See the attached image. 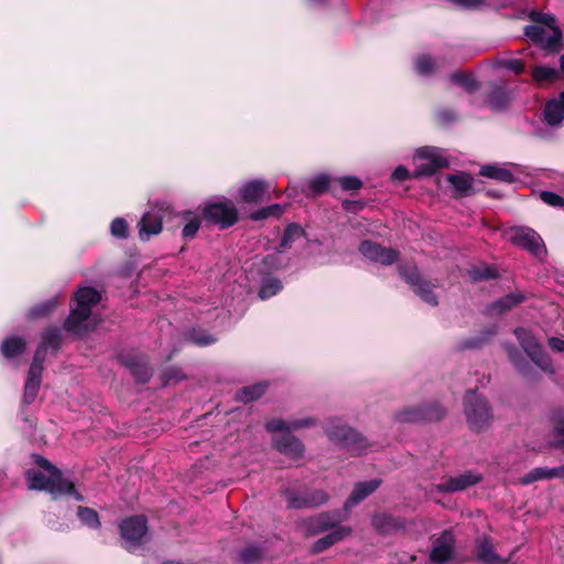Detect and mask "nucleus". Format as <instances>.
I'll use <instances>...</instances> for the list:
<instances>
[{"instance_id":"4be33fe9","label":"nucleus","mask_w":564,"mask_h":564,"mask_svg":"<svg viewBox=\"0 0 564 564\" xmlns=\"http://www.w3.org/2000/svg\"><path fill=\"white\" fill-rule=\"evenodd\" d=\"M479 480L480 477L478 475L468 471L456 477H451L448 480L435 485V490L437 492L460 491L479 482Z\"/></svg>"},{"instance_id":"0e129e2a","label":"nucleus","mask_w":564,"mask_h":564,"mask_svg":"<svg viewBox=\"0 0 564 564\" xmlns=\"http://www.w3.org/2000/svg\"><path fill=\"white\" fill-rule=\"evenodd\" d=\"M556 430L560 434L564 435V421L557 424Z\"/></svg>"},{"instance_id":"58836bf2","label":"nucleus","mask_w":564,"mask_h":564,"mask_svg":"<svg viewBox=\"0 0 564 564\" xmlns=\"http://www.w3.org/2000/svg\"><path fill=\"white\" fill-rule=\"evenodd\" d=\"M58 306V300L56 296L51 297L42 303L32 306L26 317L29 319H39L48 316Z\"/></svg>"},{"instance_id":"ddd939ff","label":"nucleus","mask_w":564,"mask_h":564,"mask_svg":"<svg viewBox=\"0 0 564 564\" xmlns=\"http://www.w3.org/2000/svg\"><path fill=\"white\" fill-rule=\"evenodd\" d=\"M347 513L348 512L345 510H336L311 517L306 520V529L311 534H318L327 530H333L336 527H341L340 523L344 521Z\"/></svg>"},{"instance_id":"69168bd1","label":"nucleus","mask_w":564,"mask_h":564,"mask_svg":"<svg viewBox=\"0 0 564 564\" xmlns=\"http://www.w3.org/2000/svg\"><path fill=\"white\" fill-rule=\"evenodd\" d=\"M295 194H296V188L289 186L288 187V195L289 196H295Z\"/></svg>"},{"instance_id":"c756f323","label":"nucleus","mask_w":564,"mask_h":564,"mask_svg":"<svg viewBox=\"0 0 564 564\" xmlns=\"http://www.w3.org/2000/svg\"><path fill=\"white\" fill-rule=\"evenodd\" d=\"M351 532V529L349 527H336L333 529L328 534L325 536L318 539L314 545L313 551L315 553H319L332 546L338 541H341L346 536H348Z\"/></svg>"},{"instance_id":"4d7b16f0","label":"nucleus","mask_w":564,"mask_h":564,"mask_svg":"<svg viewBox=\"0 0 564 564\" xmlns=\"http://www.w3.org/2000/svg\"><path fill=\"white\" fill-rule=\"evenodd\" d=\"M199 227H200V221L196 216H194L183 227L182 236L185 239H191L196 235Z\"/></svg>"},{"instance_id":"412c9836","label":"nucleus","mask_w":564,"mask_h":564,"mask_svg":"<svg viewBox=\"0 0 564 564\" xmlns=\"http://www.w3.org/2000/svg\"><path fill=\"white\" fill-rule=\"evenodd\" d=\"M381 481L379 479H371L368 481L357 482L346 500L344 505V510L349 512V510L365 500L368 496L375 492L380 486Z\"/></svg>"},{"instance_id":"f704fd0d","label":"nucleus","mask_w":564,"mask_h":564,"mask_svg":"<svg viewBox=\"0 0 564 564\" xmlns=\"http://www.w3.org/2000/svg\"><path fill=\"white\" fill-rule=\"evenodd\" d=\"M41 382L42 376L35 375L34 370L28 372V378L24 384L23 404L29 405L35 401Z\"/></svg>"},{"instance_id":"4c0bfd02","label":"nucleus","mask_w":564,"mask_h":564,"mask_svg":"<svg viewBox=\"0 0 564 564\" xmlns=\"http://www.w3.org/2000/svg\"><path fill=\"white\" fill-rule=\"evenodd\" d=\"M305 236L304 229L296 223L289 224L280 241V251L291 248L292 243Z\"/></svg>"},{"instance_id":"a211bd4d","label":"nucleus","mask_w":564,"mask_h":564,"mask_svg":"<svg viewBox=\"0 0 564 564\" xmlns=\"http://www.w3.org/2000/svg\"><path fill=\"white\" fill-rule=\"evenodd\" d=\"M270 185L261 178L250 180L243 183L238 189V197L246 204H258L262 202Z\"/></svg>"},{"instance_id":"6e6d98bb","label":"nucleus","mask_w":564,"mask_h":564,"mask_svg":"<svg viewBox=\"0 0 564 564\" xmlns=\"http://www.w3.org/2000/svg\"><path fill=\"white\" fill-rule=\"evenodd\" d=\"M497 333V327L492 326L489 329L484 332V335L481 337L471 338L467 340L464 344L465 348H478L480 347L485 341L488 340L489 337L494 336Z\"/></svg>"},{"instance_id":"9d476101","label":"nucleus","mask_w":564,"mask_h":564,"mask_svg":"<svg viewBox=\"0 0 564 564\" xmlns=\"http://www.w3.org/2000/svg\"><path fill=\"white\" fill-rule=\"evenodd\" d=\"M203 218L220 228H228L238 220V209L230 200L214 202L203 209Z\"/></svg>"},{"instance_id":"052dcab7","label":"nucleus","mask_w":564,"mask_h":564,"mask_svg":"<svg viewBox=\"0 0 564 564\" xmlns=\"http://www.w3.org/2000/svg\"><path fill=\"white\" fill-rule=\"evenodd\" d=\"M410 177H411V174H410L409 170L403 165L397 166L392 173L393 181L402 182V181L409 180Z\"/></svg>"},{"instance_id":"2f4dec72","label":"nucleus","mask_w":564,"mask_h":564,"mask_svg":"<svg viewBox=\"0 0 564 564\" xmlns=\"http://www.w3.org/2000/svg\"><path fill=\"white\" fill-rule=\"evenodd\" d=\"M446 178L456 196L464 197L473 193V177L468 174H449Z\"/></svg>"},{"instance_id":"8fccbe9b","label":"nucleus","mask_w":564,"mask_h":564,"mask_svg":"<svg viewBox=\"0 0 564 564\" xmlns=\"http://www.w3.org/2000/svg\"><path fill=\"white\" fill-rule=\"evenodd\" d=\"M110 234L117 239H126L128 237V224L121 217L115 218L110 224Z\"/></svg>"},{"instance_id":"e433bc0d","label":"nucleus","mask_w":564,"mask_h":564,"mask_svg":"<svg viewBox=\"0 0 564 564\" xmlns=\"http://www.w3.org/2000/svg\"><path fill=\"white\" fill-rule=\"evenodd\" d=\"M123 364L130 369L132 376L139 383H145L151 377V370L145 362L140 359L124 358Z\"/></svg>"},{"instance_id":"b1692460","label":"nucleus","mask_w":564,"mask_h":564,"mask_svg":"<svg viewBox=\"0 0 564 564\" xmlns=\"http://www.w3.org/2000/svg\"><path fill=\"white\" fill-rule=\"evenodd\" d=\"M544 120L551 127H560L564 120V90L558 97L549 100L545 104Z\"/></svg>"},{"instance_id":"6ab92c4d","label":"nucleus","mask_w":564,"mask_h":564,"mask_svg":"<svg viewBox=\"0 0 564 564\" xmlns=\"http://www.w3.org/2000/svg\"><path fill=\"white\" fill-rule=\"evenodd\" d=\"M274 447L283 455L291 458H300L304 454V445L301 440L291 432H281L272 438Z\"/></svg>"},{"instance_id":"a19ab883","label":"nucleus","mask_w":564,"mask_h":564,"mask_svg":"<svg viewBox=\"0 0 564 564\" xmlns=\"http://www.w3.org/2000/svg\"><path fill=\"white\" fill-rule=\"evenodd\" d=\"M282 290V282L278 278L267 276L262 280L259 289V297L268 300Z\"/></svg>"},{"instance_id":"9b49d317","label":"nucleus","mask_w":564,"mask_h":564,"mask_svg":"<svg viewBox=\"0 0 564 564\" xmlns=\"http://www.w3.org/2000/svg\"><path fill=\"white\" fill-rule=\"evenodd\" d=\"M508 237L512 243L528 250L534 257L541 258L546 254L541 236L529 227H512L508 231Z\"/></svg>"},{"instance_id":"a18cd8bd","label":"nucleus","mask_w":564,"mask_h":564,"mask_svg":"<svg viewBox=\"0 0 564 564\" xmlns=\"http://www.w3.org/2000/svg\"><path fill=\"white\" fill-rule=\"evenodd\" d=\"M61 344V332L57 328L46 329L42 336L41 346H44V349H58Z\"/></svg>"},{"instance_id":"13d9d810","label":"nucleus","mask_w":564,"mask_h":564,"mask_svg":"<svg viewBox=\"0 0 564 564\" xmlns=\"http://www.w3.org/2000/svg\"><path fill=\"white\" fill-rule=\"evenodd\" d=\"M507 351H508L509 359L514 365V367L520 372H524V368H523L524 360H523L520 351L512 345L507 347Z\"/></svg>"},{"instance_id":"ea45409f","label":"nucleus","mask_w":564,"mask_h":564,"mask_svg":"<svg viewBox=\"0 0 564 564\" xmlns=\"http://www.w3.org/2000/svg\"><path fill=\"white\" fill-rule=\"evenodd\" d=\"M285 209V205L272 204L251 213L250 218L254 221L264 220L268 218H279L284 214Z\"/></svg>"},{"instance_id":"0eeeda50","label":"nucleus","mask_w":564,"mask_h":564,"mask_svg":"<svg viewBox=\"0 0 564 564\" xmlns=\"http://www.w3.org/2000/svg\"><path fill=\"white\" fill-rule=\"evenodd\" d=\"M120 535L123 546L129 552H134L148 539L147 519L143 516H133L120 523Z\"/></svg>"},{"instance_id":"c03bdc74","label":"nucleus","mask_w":564,"mask_h":564,"mask_svg":"<svg viewBox=\"0 0 564 564\" xmlns=\"http://www.w3.org/2000/svg\"><path fill=\"white\" fill-rule=\"evenodd\" d=\"M187 338L194 345L202 347L209 346L216 341V337H214L213 335L195 328L188 332Z\"/></svg>"},{"instance_id":"aec40b11","label":"nucleus","mask_w":564,"mask_h":564,"mask_svg":"<svg viewBox=\"0 0 564 564\" xmlns=\"http://www.w3.org/2000/svg\"><path fill=\"white\" fill-rule=\"evenodd\" d=\"M138 226L141 240H149L152 236L159 235L163 227V218L160 210L147 212Z\"/></svg>"},{"instance_id":"473e14b6","label":"nucleus","mask_w":564,"mask_h":564,"mask_svg":"<svg viewBox=\"0 0 564 564\" xmlns=\"http://www.w3.org/2000/svg\"><path fill=\"white\" fill-rule=\"evenodd\" d=\"M268 389L265 381L257 382L254 384L246 386L239 389L236 393V400L249 403L261 398Z\"/></svg>"},{"instance_id":"bb28decb","label":"nucleus","mask_w":564,"mask_h":564,"mask_svg":"<svg viewBox=\"0 0 564 564\" xmlns=\"http://www.w3.org/2000/svg\"><path fill=\"white\" fill-rule=\"evenodd\" d=\"M476 557L481 564H505L500 556L495 552L490 540L486 536L477 540Z\"/></svg>"},{"instance_id":"5701e85b","label":"nucleus","mask_w":564,"mask_h":564,"mask_svg":"<svg viewBox=\"0 0 564 564\" xmlns=\"http://www.w3.org/2000/svg\"><path fill=\"white\" fill-rule=\"evenodd\" d=\"M444 64V57L435 58L427 53H422L414 58L413 67L415 73L420 76L431 77L435 75Z\"/></svg>"},{"instance_id":"e2e57ef3","label":"nucleus","mask_w":564,"mask_h":564,"mask_svg":"<svg viewBox=\"0 0 564 564\" xmlns=\"http://www.w3.org/2000/svg\"><path fill=\"white\" fill-rule=\"evenodd\" d=\"M438 116L443 121H449L453 119V115L449 111H442Z\"/></svg>"},{"instance_id":"1a4fd4ad","label":"nucleus","mask_w":564,"mask_h":564,"mask_svg":"<svg viewBox=\"0 0 564 564\" xmlns=\"http://www.w3.org/2000/svg\"><path fill=\"white\" fill-rule=\"evenodd\" d=\"M399 273L422 301L431 306H437L438 300L433 292L432 283L420 276L416 265L402 264L399 267Z\"/></svg>"},{"instance_id":"09e8293b","label":"nucleus","mask_w":564,"mask_h":564,"mask_svg":"<svg viewBox=\"0 0 564 564\" xmlns=\"http://www.w3.org/2000/svg\"><path fill=\"white\" fill-rule=\"evenodd\" d=\"M535 82H551L557 77V70L549 66H536L532 72Z\"/></svg>"},{"instance_id":"79ce46f5","label":"nucleus","mask_w":564,"mask_h":564,"mask_svg":"<svg viewBox=\"0 0 564 564\" xmlns=\"http://www.w3.org/2000/svg\"><path fill=\"white\" fill-rule=\"evenodd\" d=\"M452 83L463 87L467 93H474L478 89L479 85L473 75L456 72L449 76Z\"/></svg>"},{"instance_id":"393cba45","label":"nucleus","mask_w":564,"mask_h":564,"mask_svg":"<svg viewBox=\"0 0 564 564\" xmlns=\"http://www.w3.org/2000/svg\"><path fill=\"white\" fill-rule=\"evenodd\" d=\"M527 300L525 293L522 291H513L508 293L507 295L498 299L495 301L490 307L489 311L492 314H503L513 307H517L521 303H523Z\"/></svg>"},{"instance_id":"6e6552de","label":"nucleus","mask_w":564,"mask_h":564,"mask_svg":"<svg viewBox=\"0 0 564 564\" xmlns=\"http://www.w3.org/2000/svg\"><path fill=\"white\" fill-rule=\"evenodd\" d=\"M514 335L525 351L528 357L543 371L553 372V364L549 355L544 351L542 345L535 339L530 330L519 327L514 329Z\"/></svg>"},{"instance_id":"603ef678","label":"nucleus","mask_w":564,"mask_h":564,"mask_svg":"<svg viewBox=\"0 0 564 564\" xmlns=\"http://www.w3.org/2000/svg\"><path fill=\"white\" fill-rule=\"evenodd\" d=\"M337 182L344 191H357L362 186L361 180L352 175L340 176Z\"/></svg>"},{"instance_id":"cd10ccee","label":"nucleus","mask_w":564,"mask_h":564,"mask_svg":"<svg viewBox=\"0 0 564 564\" xmlns=\"http://www.w3.org/2000/svg\"><path fill=\"white\" fill-rule=\"evenodd\" d=\"M25 347L26 343L23 337L10 336L2 341L0 351L7 360L15 361V359L24 352Z\"/></svg>"},{"instance_id":"20e7f679","label":"nucleus","mask_w":564,"mask_h":564,"mask_svg":"<svg viewBox=\"0 0 564 564\" xmlns=\"http://www.w3.org/2000/svg\"><path fill=\"white\" fill-rule=\"evenodd\" d=\"M464 413L470 430H486L492 421V409L488 401L476 391L469 390L464 397Z\"/></svg>"},{"instance_id":"de8ad7c7","label":"nucleus","mask_w":564,"mask_h":564,"mask_svg":"<svg viewBox=\"0 0 564 564\" xmlns=\"http://www.w3.org/2000/svg\"><path fill=\"white\" fill-rule=\"evenodd\" d=\"M263 552L260 547L256 545H248L241 552L239 556V561L241 564H253L257 562Z\"/></svg>"},{"instance_id":"5fc2aeb1","label":"nucleus","mask_w":564,"mask_h":564,"mask_svg":"<svg viewBox=\"0 0 564 564\" xmlns=\"http://www.w3.org/2000/svg\"><path fill=\"white\" fill-rule=\"evenodd\" d=\"M540 198L549 206L564 207V198L556 193L543 191L540 193Z\"/></svg>"},{"instance_id":"f3484780","label":"nucleus","mask_w":564,"mask_h":564,"mask_svg":"<svg viewBox=\"0 0 564 564\" xmlns=\"http://www.w3.org/2000/svg\"><path fill=\"white\" fill-rule=\"evenodd\" d=\"M455 539L451 531L445 530L434 541L430 560L434 563H445L454 556Z\"/></svg>"},{"instance_id":"4468645a","label":"nucleus","mask_w":564,"mask_h":564,"mask_svg":"<svg viewBox=\"0 0 564 564\" xmlns=\"http://www.w3.org/2000/svg\"><path fill=\"white\" fill-rule=\"evenodd\" d=\"M360 253L372 262L383 265H390L398 260L399 252L391 248L382 247L381 245L365 240L359 245Z\"/></svg>"},{"instance_id":"864d4df0","label":"nucleus","mask_w":564,"mask_h":564,"mask_svg":"<svg viewBox=\"0 0 564 564\" xmlns=\"http://www.w3.org/2000/svg\"><path fill=\"white\" fill-rule=\"evenodd\" d=\"M499 67L506 68L514 74H521L524 69V64L516 58H502L497 62Z\"/></svg>"},{"instance_id":"c85d7f7f","label":"nucleus","mask_w":564,"mask_h":564,"mask_svg":"<svg viewBox=\"0 0 564 564\" xmlns=\"http://www.w3.org/2000/svg\"><path fill=\"white\" fill-rule=\"evenodd\" d=\"M371 524L376 531L382 534H389L402 529L403 523L399 518L387 513L373 514Z\"/></svg>"},{"instance_id":"dca6fc26","label":"nucleus","mask_w":564,"mask_h":564,"mask_svg":"<svg viewBox=\"0 0 564 564\" xmlns=\"http://www.w3.org/2000/svg\"><path fill=\"white\" fill-rule=\"evenodd\" d=\"M318 420L314 416L293 417L289 420L272 419L265 423L270 433L292 432L303 429H312L317 425Z\"/></svg>"},{"instance_id":"f257e3e1","label":"nucleus","mask_w":564,"mask_h":564,"mask_svg":"<svg viewBox=\"0 0 564 564\" xmlns=\"http://www.w3.org/2000/svg\"><path fill=\"white\" fill-rule=\"evenodd\" d=\"M35 463L42 467L43 470H28L26 478L30 489L45 490L53 499H58L64 496H73L77 501L84 499L83 496L75 490L74 484L64 478L61 470L48 460L41 456H35Z\"/></svg>"},{"instance_id":"72a5a7b5","label":"nucleus","mask_w":564,"mask_h":564,"mask_svg":"<svg viewBox=\"0 0 564 564\" xmlns=\"http://www.w3.org/2000/svg\"><path fill=\"white\" fill-rule=\"evenodd\" d=\"M510 93L500 85H492L487 97L489 107L494 110H501L509 104Z\"/></svg>"},{"instance_id":"c9c22d12","label":"nucleus","mask_w":564,"mask_h":564,"mask_svg":"<svg viewBox=\"0 0 564 564\" xmlns=\"http://www.w3.org/2000/svg\"><path fill=\"white\" fill-rule=\"evenodd\" d=\"M480 175L488 177V178L497 180L499 182L508 183V184L513 183L516 180L512 172H510L508 169H506L503 166H499V165H491V164L481 166Z\"/></svg>"},{"instance_id":"7ed1b4c3","label":"nucleus","mask_w":564,"mask_h":564,"mask_svg":"<svg viewBox=\"0 0 564 564\" xmlns=\"http://www.w3.org/2000/svg\"><path fill=\"white\" fill-rule=\"evenodd\" d=\"M325 433L329 441L354 455L362 454L368 447L367 441L356 430L347 426L339 419L328 420Z\"/></svg>"},{"instance_id":"bf43d9fd","label":"nucleus","mask_w":564,"mask_h":564,"mask_svg":"<svg viewBox=\"0 0 564 564\" xmlns=\"http://www.w3.org/2000/svg\"><path fill=\"white\" fill-rule=\"evenodd\" d=\"M449 2L465 8V9H479L486 2V0H448Z\"/></svg>"},{"instance_id":"423d86ee","label":"nucleus","mask_w":564,"mask_h":564,"mask_svg":"<svg viewBox=\"0 0 564 564\" xmlns=\"http://www.w3.org/2000/svg\"><path fill=\"white\" fill-rule=\"evenodd\" d=\"M413 164L415 166L413 176L421 177L434 174L440 169L447 166L448 162L444 150L435 147H422L415 150Z\"/></svg>"},{"instance_id":"774afa93","label":"nucleus","mask_w":564,"mask_h":564,"mask_svg":"<svg viewBox=\"0 0 564 564\" xmlns=\"http://www.w3.org/2000/svg\"><path fill=\"white\" fill-rule=\"evenodd\" d=\"M163 564H182V563H180V562H165Z\"/></svg>"},{"instance_id":"a878e982","label":"nucleus","mask_w":564,"mask_h":564,"mask_svg":"<svg viewBox=\"0 0 564 564\" xmlns=\"http://www.w3.org/2000/svg\"><path fill=\"white\" fill-rule=\"evenodd\" d=\"M330 184V176L326 173H321L311 177L305 184L301 186V192L307 197H315L325 193Z\"/></svg>"},{"instance_id":"3c124183","label":"nucleus","mask_w":564,"mask_h":564,"mask_svg":"<svg viewBox=\"0 0 564 564\" xmlns=\"http://www.w3.org/2000/svg\"><path fill=\"white\" fill-rule=\"evenodd\" d=\"M46 349H44V346L39 345V347L35 350V354L33 356L32 364L30 366L29 371H35V375L42 376L43 371V362L45 359Z\"/></svg>"},{"instance_id":"f8f14e48","label":"nucleus","mask_w":564,"mask_h":564,"mask_svg":"<svg viewBox=\"0 0 564 564\" xmlns=\"http://www.w3.org/2000/svg\"><path fill=\"white\" fill-rule=\"evenodd\" d=\"M444 414L443 406L434 402L405 408L397 414V420L402 423L438 421Z\"/></svg>"},{"instance_id":"680f3d73","label":"nucleus","mask_w":564,"mask_h":564,"mask_svg":"<svg viewBox=\"0 0 564 564\" xmlns=\"http://www.w3.org/2000/svg\"><path fill=\"white\" fill-rule=\"evenodd\" d=\"M549 346L551 349L557 352L564 351V340L557 337H551L549 339Z\"/></svg>"},{"instance_id":"f03ea898","label":"nucleus","mask_w":564,"mask_h":564,"mask_svg":"<svg viewBox=\"0 0 564 564\" xmlns=\"http://www.w3.org/2000/svg\"><path fill=\"white\" fill-rule=\"evenodd\" d=\"M101 300V294L94 288L83 286L74 294L76 306L70 310L65 319L64 329L75 336H83L93 330L96 321L93 317V307Z\"/></svg>"},{"instance_id":"49530a36","label":"nucleus","mask_w":564,"mask_h":564,"mask_svg":"<svg viewBox=\"0 0 564 564\" xmlns=\"http://www.w3.org/2000/svg\"><path fill=\"white\" fill-rule=\"evenodd\" d=\"M468 272L473 281H486L497 276L496 270L487 264L474 267Z\"/></svg>"},{"instance_id":"2eb2a0df","label":"nucleus","mask_w":564,"mask_h":564,"mask_svg":"<svg viewBox=\"0 0 564 564\" xmlns=\"http://www.w3.org/2000/svg\"><path fill=\"white\" fill-rule=\"evenodd\" d=\"M283 496L288 502L289 508L302 509L318 507L325 503L328 499L323 490H313L303 495L296 494L291 489H285Z\"/></svg>"},{"instance_id":"7c9ffc66","label":"nucleus","mask_w":564,"mask_h":564,"mask_svg":"<svg viewBox=\"0 0 564 564\" xmlns=\"http://www.w3.org/2000/svg\"><path fill=\"white\" fill-rule=\"evenodd\" d=\"M564 476V467H536L521 478L522 485H530L541 479H551Z\"/></svg>"},{"instance_id":"37998d69","label":"nucleus","mask_w":564,"mask_h":564,"mask_svg":"<svg viewBox=\"0 0 564 564\" xmlns=\"http://www.w3.org/2000/svg\"><path fill=\"white\" fill-rule=\"evenodd\" d=\"M77 517L80 522L91 529H97L100 525L98 513L87 507H78Z\"/></svg>"},{"instance_id":"39448f33","label":"nucleus","mask_w":564,"mask_h":564,"mask_svg":"<svg viewBox=\"0 0 564 564\" xmlns=\"http://www.w3.org/2000/svg\"><path fill=\"white\" fill-rule=\"evenodd\" d=\"M541 24L527 25L524 34L541 47L555 51L560 44L562 33L554 25V18L547 14L542 15Z\"/></svg>"},{"instance_id":"338daca9","label":"nucleus","mask_w":564,"mask_h":564,"mask_svg":"<svg viewBox=\"0 0 564 564\" xmlns=\"http://www.w3.org/2000/svg\"><path fill=\"white\" fill-rule=\"evenodd\" d=\"M560 62H561V67L564 70V55L561 56Z\"/></svg>"}]
</instances>
